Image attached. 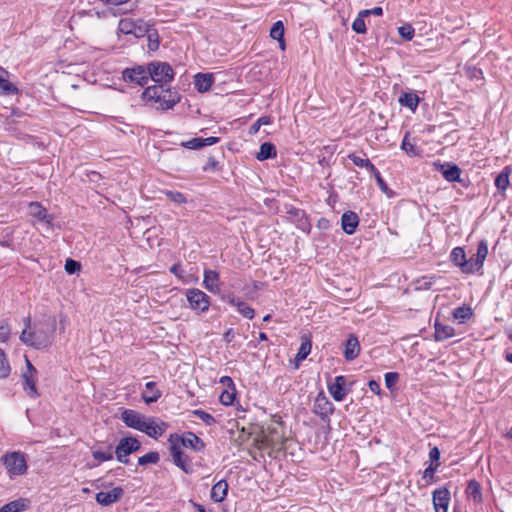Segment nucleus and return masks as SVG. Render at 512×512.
Here are the masks:
<instances>
[{"label": "nucleus", "mask_w": 512, "mask_h": 512, "mask_svg": "<svg viewBox=\"0 0 512 512\" xmlns=\"http://www.w3.org/2000/svg\"><path fill=\"white\" fill-rule=\"evenodd\" d=\"M366 16H361V11L359 12L357 18L352 23V29L358 34H365L367 31L366 24L364 18Z\"/></svg>", "instance_id": "obj_45"}, {"label": "nucleus", "mask_w": 512, "mask_h": 512, "mask_svg": "<svg viewBox=\"0 0 512 512\" xmlns=\"http://www.w3.org/2000/svg\"><path fill=\"white\" fill-rule=\"evenodd\" d=\"M228 492V483L225 480H220L215 483L211 489V499L217 503L222 502Z\"/></svg>", "instance_id": "obj_24"}, {"label": "nucleus", "mask_w": 512, "mask_h": 512, "mask_svg": "<svg viewBox=\"0 0 512 512\" xmlns=\"http://www.w3.org/2000/svg\"><path fill=\"white\" fill-rule=\"evenodd\" d=\"M3 464L11 476L22 475L27 470L24 455L20 452H11L2 457Z\"/></svg>", "instance_id": "obj_6"}, {"label": "nucleus", "mask_w": 512, "mask_h": 512, "mask_svg": "<svg viewBox=\"0 0 512 512\" xmlns=\"http://www.w3.org/2000/svg\"><path fill=\"white\" fill-rule=\"evenodd\" d=\"M334 406L332 402L324 395L319 393L314 401L313 412L323 421L329 420V416L333 413Z\"/></svg>", "instance_id": "obj_11"}, {"label": "nucleus", "mask_w": 512, "mask_h": 512, "mask_svg": "<svg viewBox=\"0 0 512 512\" xmlns=\"http://www.w3.org/2000/svg\"><path fill=\"white\" fill-rule=\"evenodd\" d=\"M148 40V48L151 51H156L160 45V38L158 31L154 28L153 23H149L148 32L145 35Z\"/></svg>", "instance_id": "obj_32"}, {"label": "nucleus", "mask_w": 512, "mask_h": 512, "mask_svg": "<svg viewBox=\"0 0 512 512\" xmlns=\"http://www.w3.org/2000/svg\"><path fill=\"white\" fill-rule=\"evenodd\" d=\"M483 262L478 263V259L475 257H471L469 260H467V264L464 265V273L466 274H473L477 271H479L483 267Z\"/></svg>", "instance_id": "obj_42"}, {"label": "nucleus", "mask_w": 512, "mask_h": 512, "mask_svg": "<svg viewBox=\"0 0 512 512\" xmlns=\"http://www.w3.org/2000/svg\"><path fill=\"white\" fill-rule=\"evenodd\" d=\"M455 335V329L450 326L439 322L437 319L434 322V339L437 342L445 341Z\"/></svg>", "instance_id": "obj_18"}, {"label": "nucleus", "mask_w": 512, "mask_h": 512, "mask_svg": "<svg viewBox=\"0 0 512 512\" xmlns=\"http://www.w3.org/2000/svg\"><path fill=\"white\" fill-rule=\"evenodd\" d=\"M509 167H505L495 178V185L498 190L505 191L509 186Z\"/></svg>", "instance_id": "obj_36"}, {"label": "nucleus", "mask_w": 512, "mask_h": 512, "mask_svg": "<svg viewBox=\"0 0 512 512\" xmlns=\"http://www.w3.org/2000/svg\"><path fill=\"white\" fill-rule=\"evenodd\" d=\"M124 495L122 487H114L110 491L98 492L95 496L96 502L101 506H109L113 503L118 502Z\"/></svg>", "instance_id": "obj_13"}, {"label": "nucleus", "mask_w": 512, "mask_h": 512, "mask_svg": "<svg viewBox=\"0 0 512 512\" xmlns=\"http://www.w3.org/2000/svg\"><path fill=\"white\" fill-rule=\"evenodd\" d=\"M450 260L464 273V265L467 264L466 254L462 247H455L450 253Z\"/></svg>", "instance_id": "obj_29"}, {"label": "nucleus", "mask_w": 512, "mask_h": 512, "mask_svg": "<svg viewBox=\"0 0 512 512\" xmlns=\"http://www.w3.org/2000/svg\"><path fill=\"white\" fill-rule=\"evenodd\" d=\"M203 285L209 292L219 293V273L214 270L206 269L204 271Z\"/></svg>", "instance_id": "obj_20"}, {"label": "nucleus", "mask_w": 512, "mask_h": 512, "mask_svg": "<svg viewBox=\"0 0 512 512\" xmlns=\"http://www.w3.org/2000/svg\"><path fill=\"white\" fill-rule=\"evenodd\" d=\"M368 387H369V389H370L373 393H375V394H377V395H379V394L381 393L380 384H379L377 381H375V380H370V381L368 382Z\"/></svg>", "instance_id": "obj_61"}, {"label": "nucleus", "mask_w": 512, "mask_h": 512, "mask_svg": "<svg viewBox=\"0 0 512 512\" xmlns=\"http://www.w3.org/2000/svg\"><path fill=\"white\" fill-rule=\"evenodd\" d=\"M28 214L38 222L45 223L48 226H51L54 220L53 215L49 214L47 209L39 202H30L28 204Z\"/></svg>", "instance_id": "obj_12"}, {"label": "nucleus", "mask_w": 512, "mask_h": 512, "mask_svg": "<svg viewBox=\"0 0 512 512\" xmlns=\"http://www.w3.org/2000/svg\"><path fill=\"white\" fill-rule=\"evenodd\" d=\"M222 300L229 303L230 305L232 306H236L237 307V302H241V300L235 298L233 295H223L222 297Z\"/></svg>", "instance_id": "obj_64"}, {"label": "nucleus", "mask_w": 512, "mask_h": 512, "mask_svg": "<svg viewBox=\"0 0 512 512\" xmlns=\"http://www.w3.org/2000/svg\"><path fill=\"white\" fill-rule=\"evenodd\" d=\"M168 426L166 422L155 417H146L139 431L151 438L157 439L165 433Z\"/></svg>", "instance_id": "obj_10"}, {"label": "nucleus", "mask_w": 512, "mask_h": 512, "mask_svg": "<svg viewBox=\"0 0 512 512\" xmlns=\"http://www.w3.org/2000/svg\"><path fill=\"white\" fill-rule=\"evenodd\" d=\"M442 174L449 182H454L459 179L461 170L457 165L445 164L441 165Z\"/></svg>", "instance_id": "obj_34"}, {"label": "nucleus", "mask_w": 512, "mask_h": 512, "mask_svg": "<svg viewBox=\"0 0 512 512\" xmlns=\"http://www.w3.org/2000/svg\"><path fill=\"white\" fill-rule=\"evenodd\" d=\"M473 315L471 307L463 305L455 308L452 312L453 319L458 321L460 324L466 323Z\"/></svg>", "instance_id": "obj_31"}, {"label": "nucleus", "mask_w": 512, "mask_h": 512, "mask_svg": "<svg viewBox=\"0 0 512 512\" xmlns=\"http://www.w3.org/2000/svg\"><path fill=\"white\" fill-rule=\"evenodd\" d=\"M10 365L5 353L0 356V379L6 378L10 374Z\"/></svg>", "instance_id": "obj_51"}, {"label": "nucleus", "mask_w": 512, "mask_h": 512, "mask_svg": "<svg viewBox=\"0 0 512 512\" xmlns=\"http://www.w3.org/2000/svg\"><path fill=\"white\" fill-rule=\"evenodd\" d=\"M358 225L359 217L355 212L346 211L343 213L341 217V227L346 234L352 235L356 231Z\"/></svg>", "instance_id": "obj_17"}, {"label": "nucleus", "mask_w": 512, "mask_h": 512, "mask_svg": "<svg viewBox=\"0 0 512 512\" xmlns=\"http://www.w3.org/2000/svg\"><path fill=\"white\" fill-rule=\"evenodd\" d=\"M188 149H199L203 147L202 138H192L182 144Z\"/></svg>", "instance_id": "obj_56"}, {"label": "nucleus", "mask_w": 512, "mask_h": 512, "mask_svg": "<svg viewBox=\"0 0 512 512\" xmlns=\"http://www.w3.org/2000/svg\"><path fill=\"white\" fill-rule=\"evenodd\" d=\"M467 495L475 502L482 501L481 485L476 480H470L466 488Z\"/></svg>", "instance_id": "obj_35"}, {"label": "nucleus", "mask_w": 512, "mask_h": 512, "mask_svg": "<svg viewBox=\"0 0 512 512\" xmlns=\"http://www.w3.org/2000/svg\"><path fill=\"white\" fill-rule=\"evenodd\" d=\"M346 382V377L340 375L335 378V381L333 383L328 384V391L335 401H343L347 393L349 392V389L345 388Z\"/></svg>", "instance_id": "obj_15"}, {"label": "nucleus", "mask_w": 512, "mask_h": 512, "mask_svg": "<svg viewBox=\"0 0 512 512\" xmlns=\"http://www.w3.org/2000/svg\"><path fill=\"white\" fill-rule=\"evenodd\" d=\"M141 449V442L132 436L120 439L116 448L115 456L117 461L123 464L129 463V455Z\"/></svg>", "instance_id": "obj_5"}, {"label": "nucleus", "mask_w": 512, "mask_h": 512, "mask_svg": "<svg viewBox=\"0 0 512 512\" xmlns=\"http://www.w3.org/2000/svg\"><path fill=\"white\" fill-rule=\"evenodd\" d=\"M237 310L243 317H245L247 319L254 318V315H255L254 309L244 301L237 302Z\"/></svg>", "instance_id": "obj_44"}, {"label": "nucleus", "mask_w": 512, "mask_h": 512, "mask_svg": "<svg viewBox=\"0 0 512 512\" xmlns=\"http://www.w3.org/2000/svg\"><path fill=\"white\" fill-rule=\"evenodd\" d=\"M145 418L146 416L143 414L131 409H126L121 414V419L125 425L138 431L142 424H144Z\"/></svg>", "instance_id": "obj_16"}, {"label": "nucleus", "mask_w": 512, "mask_h": 512, "mask_svg": "<svg viewBox=\"0 0 512 512\" xmlns=\"http://www.w3.org/2000/svg\"><path fill=\"white\" fill-rule=\"evenodd\" d=\"M398 33L404 40L410 41L414 37L415 30L410 24H406L398 28Z\"/></svg>", "instance_id": "obj_49"}, {"label": "nucleus", "mask_w": 512, "mask_h": 512, "mask_svg": "<svg viewBox=\"0 0 512 512\" xmlns=\"http://www.w3.org/2000/svg\"><path fill=\"white\" fill-rule=\"evenodd\" d=\"M270 37L274 40L284 37V25L282 21L275 22L270 29Z\"/></svg>", "instance_id": "obj_46"}, {"label": "nucleus", "mask_w": 512, "mask_h": 512, "mask_svg": "<svg viewBox=\"0 0 512 512\" xmlns=\"http://www.w3.org/2000/svg\"><path fill=\"white\" fill-rule=\"evenodd\" d=\"M24 324H25V328L23 329V331L20 334V340L28 346L39 349L40 342H35L34 341V332L29 331V329L31 328V318L26 317L24 319Z\"/></svg>", "instance_id": "obj_23"}, {"label": "nucleus", "mask_w": 512, "mask_h": 512, "mask_svg": "<svg viewBox=\"0 0 512 512\" xmlns=\"http://www.w3.org/2000/svg\"><path fill=\"white\" fill-rule=\"evenodd\" d=\"M297 227L302 230L303 232H306V233H309L310 232V229H311V224L310 222L308 221L306 215H304L303 217L299 218L297 221Z\"/></svg>", "instance_id": "obj_57"}, {"label": "nucleus", "mask_w": 512, "mask_h": 512, "mask_svg": "<svg viewBox=\"0 0 512 512\" xmlns=\"http://www.w3.org/2000/svg\"><path fill=\"white\" fill-rule=\"evenodd\" d=\"M271 123L272 121L269 116H262L254 124L251 125L249 133L256 134L262 125H269Z\"/></svg>", "instance_id": "obj_50"}, {"label": "nucleus", "mask_w": 512, "mask_h": 512, "mask_svg": "<svg viewBox=\"0 0 512 512\" xmlns=\"http://www.w3.org/2000/svg\"><path fill=\"white\" fill-rule=\"evenodd\" d=\"M36 374L37 370L26 358V370L21 375L23 390L30 398H37L39 396L36 387Z\"/></svg>", "instance_id": "obj_8"}, {"label": "nucleus", "mask_w": 512, "mask_h": 512, "mask_svg": "<svg viewBox=\"0 0 512 512\" xmlns=\"http://www.w3.org/2000/svg\"><path fill=\"white\" fill-rule=\"evenodd\" d=\"M488 255V245L487 242L482 240L479 242L477 246V252H476V258L478 259V263L485 261L486 257Z\"/></svg>", "instance_id": "obj_48"}, {"label": "nucleus", "mask_w": 512, "mask_h": 512, "mask_svg": "<svg viewBox=\"0 0 512 512\" xmlns=\"http://www.w3.org/2000/svg\"><path fill=\"white\" fill-rule=\"evenodd\" d=\"M170 454L173 463L183 472H192V466L188 456L182 451V447L190 448L195 452H203L205 443L193 432H185L183 435L173 433L169 436Z\"/></svg>", "instance_id": "obj_1"}, {"label": "nucleus", "mask_w": 512, "mask_h": 512, "mask_svg": "<svg viewBox=\"0 0 512 512\" xmlns=\"http://www.w3.org/2000/svg\"><path fill=\"white\" fill-rule=\"evenodd\" d=\"M149 65L145 66H137L134 68H126L122 72V78L125 82L135 83L139 86H145L148 83L149 75Z\"/></svg>", "instance_id": "obj_9"}, {"label": "nucleus", "mask_w": 512, "mask_h": 512, "mask_svg": "<svg viewBox=\"0 0 512 512\" xmlns=\"http://www.w3.org/2000/svg\"><path fill=\"white\" fill-rule=\"evenodd\" d=\"M65 271L68 274H74L78 272L81 269V265L78 261H75L73 259H67L65 262Z\"/></svg>", "instance_id": "obj_53"}, {"label": "nucleus", "mask_w": 512, "mask_h": 512, "mask_svg": "<svg viewBox=\"0 0 512 512\" xmlns=\"http://www.w3.org/2000/svg\"><path fill=\"white\" fill-rule=\"evenodd\" d=\"M141 97L146 104L161 110L172 109L179 102V98L164 89L163 84L147 87Z\"/></svg>", "instance_id": "obj_2"}, {"label": "nucleus", "mask_w": 512, "mask_h": 512, "mask_svg": "<svg viewBox=\"0 0 512 512\" xmlns=\"http://www.w3.org/2000/svg\"><path fill=\"white\" fill-rule=\"evenodd\" d=\"M360 353V344H359V341H358V338L351 334L348 339L346 340V343H345V348H344V358L347 360V361H351V360H354Z\"/></svg>", "instance_id": "obj_19"}, {"label": "nucleus", "mask_w": 512, "mask_h": 512, "mask_svg": "<svg viewBox=\"0 0 512 512\" xmlns=\"http://www.w3.org/2000/svg\"><path fill=\"white\" fill-rule=\"evenodd\" d=\"M287 214L289 215V217L293 220V221H297L299 218L303 217L305 214L304 210H301V209H298V208H295V207H290L287 209Z\"/></svg>", "instance_id": "obj_55"}, {"label": "nucleus", "mask_w": 512, "mask_h": 512, "mask_svg": "<svg viewBox=\"0 0 512 512\" xmlns=\"http://www.w3.org/2000/svg\"><path fill=\"white\" fill-rule=\"evenodd\" d=\"M401 149L410 157L421 155V149L416 145L414 141L410 140V132L405 133L401 143Z\"/></svg>", "instance_id": "obj_25"}, {"label": "nucleus", "mask_w": 512, "mask_h": 512, "mask_svg": "<svg viewBox=\"0 0 512 512\" xmlns=\"http://www.w3.org/2000/svg\"><path fill=\"white\" fill-rule=\"evenodd\" d=\"M369 15L382 16L383 15L382 7L377 6L372 9L361 10V16H369Z\"/></svg>", "instance_id": "obj_59"}, {"label": "nucleus", "mask_w": 512, "mask_h": 512, "mask_svg": "<svg viewBox=\"0 0 512 512\" xmlns=\"http://www.w3.org/2000/svg\"><path fill=\"white\" fill-rule=\"evenodd\" d=\"M214 83V77L211 73H197L194 76V85L198 92H207Z\"/></svg>", "instance_id": "obj_21"}, {"label": "nucleus", "mask_w": 512, "mask_h": 512, "mask_svg": "<svg viewBox=\"0 0 512 512\" xmlns=\"http://www.w3.org/2000/svg\"><path fill=\"white\" fill-rule=\"evenodd\" d=\"M312 348L311 339L308 336H302L301 345L296 354V361L301 362L307 358Z\"/></svg>", "instance_id": "obj_33"}, {"label": "nucleus", "mask_w": 512, "mask_h": 512, "mask_svg": "<svg viewBox=\"0 0 512 512\" xmlns=\"http://www.w3.org/2000/svg\"><path fill=\"white\" fill-rule=\"evenodd\" d=\"M264 441L273 447L284 442L283 437L278 434L275 428L269 429V435L264 437Z\"/></svg>", "instance_id": "obj_39"}, {"label": "nucleus", "mask_w": 512, "mask_h": 512, "mask_svg": "<svg viewBox=\"0 0 512 512\" xmlns=\"http://www.w3.org/2000/svg\"><path fill=\"white\" fill-rule=\"evenodd\" d=\"M185 296L189 308L197 314L205 313L210 307V297L198 288H189L185 290Z\"/></svg>", "instance_id": "obj_4"}, {"label": "nucleus", "mask_w": 512, "mask_h": 512, "mask_svg": "<svg viewBox=\"0 0 512 512\" xmlns=\"http://www.w3.org/2000/svg\"><path fill=\"white\" fill-rule=\"evenodd\" d=\"M19 92L18 88L8 80V78L0 79V94L1 95H14Z\"/></svg>", "instance_id": "obj_38"}, {"label": "nucleus", "mask_w": 512, "mask_h": 512, "mask_svg": "<svg viewBox=\"0 0 512 512\" xmlns=\"http://www.w3.org/2000/svg\"><path fill=\"white\" fill-rule=\"evenodd\" d=\"M11 335V325L9 320H0V343L6 342Z\"/></svg>", "instance_id": "obj_41"}, {"label": "nucleus", "mask_w": 512, "mask_h": 512, "mask_svg": "<svg viewBox=\"0 0 512 512\" xmlns=\"http://www.w3.org/2000/svg\"><path fill=\"white\" fill-rule=\"evenodd\" d=\"M419 100L418 95L412 92H404L399 97V103L402 106L408 107L412 111L417 109Z\"/></svg>", "instance_id": "obj_30"}, {"label": "nucleus", "mask_w": 512, "mask_h": 512, "mask_svg": "<svg viewBox=\"0 0 512 512\" xmlns=\"http://www.w3.org/2000/svg\"><path fill=\"white\" fill-rule=\"evenodd\" d=\"M438 466L439 463H437L435 466H428L423 472V479L427 480V482H430L433 479L435 471L437 470Z\"/></svg>", "instance_id": "obj_58"}, {"label": "nucleus", "mask_w": 512, "mask_h": 512, "mask_svg": "<svg viewBox=\"0 0 512 512\" xmlns=\"http://www.w3.org/2000/svg\"><path fill=\"white\" fill-rule=\"evenodd\" d=\"M149 79L160 84H166L174 79V70L166 62H152L149 64Z\"/></svg>", "instance_id": "obj_7"}, {"label": "nucleus", "mask_w": 512, "mask_h": 512, "mask_svg": "<svg viewBox=\"0 0 512 512\" xmlns=\"http://www.w3.org/2000/svg\"><path fill=\"white\" fill-rule=\"evenodd\" d=\"M34 341L40 342L39 349L45 348L50 344V339L47 333L42 329H35L34 331Z\"/></svg>", "instance_id": "obj_40"}, {"label": "nucleus", "mask_w": 512, "mask_h": 512, "mask_svg": "<svg viewBox=\"0 0 512 512\" xmlns=\"http://www.w3.org/2000/svg\"><path fill=\"white\" fill-rule=\"evenodd\" d=\"M235 389L233 388V391H228V390H225L221 393L220 397H219V401L223 404V405H231L235 399Z\"/></svg>", "instance_id": "obj_52"}, {"label": "nucleus", "mask_w": 512, "mask_h": 512, "mask_svg": "<svg viewBox=\"0 0 512 512\" xmlns=\"http://www.w3.org/2000/svg\"><path fill=\"white\" fill-rule=\"evenodd\" d=\"M277 155L276 147L271 142H264L260 145L259 152L256 155V158L259 161H264L267 159L275 158Z\"/></svg>", "instance_id": "obj_28"}, {"label": "nucleus", "mask_w": 512, "mask_h": 512, "mask_svg": "<svg viewBox=\"0 0 512 512\" xmlns=\"http://www.w3.org/2000/svg\"><path fill=\"white\" fill-rule=\"evenodd\" d=\"M192 414L197 416L208 426H211L216 423L215 418L210 413H208L204 410H201V409L193 410Z\"/></svg>", "instance_id": "obj_47"}, {"label": "nucleus", "mask_w": 512, "mask_h": 512, "mask_svg": "<svg viewBox=\"0 0 512 512\" xmlns=\"http://www.w3.org/2000/svg\"><path fill=\"white\" fill-rule=\"evenodd\" d=\"M160 460V455L157 451H150L145 455L138 458V464L140 466H147L149 464H157Z\"/></svg>", "instance_id": "obj_37"}, {"label": "nucleus", "mask_w": 512, "mask_h": 512, "mask_svg": "<svg viewBox=\"0 0 512 512\" xmlns=\"http://www.w3.org/2000/svg\"><path fill=\"white\" fill-rule=\"evenodd\" d=\"M149 23L143 19L122 18L118 23L117 34L133 35L135 38H142L148 32Z\"/></svg>", "instance_id": "obj_3"}, {"label": "nucleus", "mask_w": 512, "mask_h": 512, "mask_svg": "<svg viewBox=\"0 0 512 512\" xmlns=\"http://www.w3.org/2000/svg\"><path fill=\"white\" fill-rule=\"evenodd\" d=\"M372 174L376 177L377 182H378L379 187L382 190V192H389L385 181L382 179V177L380 175V172L378 171V174L377 173H372Z\"/></svg>", "instance_id": "obj_62"}, {"label": "nucleus", "mask_w": 512, "mask_h": 512, "mask_svg": "<svg viewBox=\"0 0 512 512\" xmlns=\"http://www.w3.org/2000/svg\"><path fill=\"white\" fill-rule=\"evenodd\" d=\"M29 508V500L19 498L3 505L0 509L2 512H23Z\"/></svg>", "instance_id": "obj_26"}, {"label": "nucleus", "mask_w": 512, "mask_h": 512, "mask_svg": "<svg viewBox=\"0 0 512 512\" xmlns=\"http://www.w3.org/2000/svg\"><path fill=\"white\" fill-rule=\"evenodd\" d=\"M435 512H447L450 502V491L446 488L436 489L432 494Z\"/></svg>", "instance_id": "obj_14"}, {"label": "nucleus", "mask_w": 512, "mask_h": 512, "mask_svg": "<svg viewBox=\"0 0 512 512\" xmlns=\"http://www.w3.org/2000/svg\"><path fill=\"white\" fill-rule=\"evenodd\" d=\"M112 447L109 446L107 451H101V450H93L92 456L95 460H97L99 463L109 461L113 459V453L111 451Z\"/></svg>", "instance_id": "obj_43"}, {"label": "nucleus", "mask_w": 512, "mask_h": 512, "mask_svg": "<svg viewBox=\"0 0 512 512\" xmlns=\"http://www.w3.org/2000/svg\"><path fill=\"white\" fill-rule=\"evenodd\" d=\"M399 375L396 372H388L385 374V384L388 389H392L397 383Z\"/></svg>", "instance_id": "obj_54"}, {"label": "nucleus", "mask_w": 512, "mask_h": 512, "mask_svg": "<svg viewBox=\"0 0 512 512\" xmlns=\"http://www.w3.org/2000/svg\"><path fill=\"white\" fill-rule=\"evenodd\" d=\"M162 393L157 388L156 382L150 381L145 384V390L142 392V398L145 403L150 404L158 401Z\"/></svg>", "instance_id": "obj_22"}, {"label": "nucleus", "mask_w": 512, "mask_h": 512, "mask_svg": "<svg viewBox=\"0 0 512 512\" xmlns=\"http://www.w3.org/2000/svg\"><path fill=\"white\" fill-rule=\"evenodd\" d=\"M429 458L432 462L434 461H438L439 458H440V450L438 449V447H433L430 451H429Z\"/></svg>", "instance_id": "obj_63"}, {"label": "nucleus", "mask_w": 512, "mask_h": 512, "mask_svg": "<svg viewBox=\"0 0 512 512\" xmlns=\"http://www.w3.org/2000/svg\"><path fill=\"white\" fill-rule=\"evenodd\" d=\"M348 159L352 161V163L360 168H365L370 173H377V168L373 165V163L368 158H363L355 153H351L348 155Z\"/></svg>", "instance_id": "obj_27"}, {"label": "nucleus", "mask_w": 512, "mask_h": 512, "mask_svg": "<svg viewBox=\"0 0 512 512\" xmlns=\"http://www.w3.org/2000/svg\"><path fill=\"white\" fill-rule=\"evenodd\" d=\"M169 271L174 274L177 278L182 279L183 278V270L181 268V265L179 263L173 264Z\"/></svg>", "instance_id": "obj_60"}]
</instances>
